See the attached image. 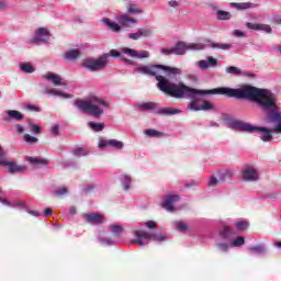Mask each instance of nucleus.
Masks as SVG:
<instances>
[{"label":"nucleus","instance_id":"ddd939ff","mask_svg":"<svg viewBox=\"0 0 281 281\" xmlns=\"http://www.w3.org/2000/svg\"><path fill=\"white\" fill-rule=\"evenodd\" d=\"M248 133H260L261 142H271L273 139V135L271 133H276L273 130L269 127H262L258 125L250 124V128Z\"/></svg>","mask_w":281,"mask_h":281},{"label":"nucleus","instance_id":"3c124183","mask_svg":"<svg viewBox=\"0 0 281 281\" xmlns=\"http://www.w3.org/2000/svg\"><path fill=\"white\" fill-rule=\"evenodd\" d=\"M168 5H169V8L177 9V8H179V5H181V1L180 0H169Z\"/></svg>","mask_w":281,"mask_h":281},{"label":"nucleus","instance_id":"864d4df0","mask_svg":"<svg viewBox=\"0 0 281 281\" xmlns=\"http://www.w3.org/2000/svg\"><path fill=\"white\" fill-rule=\"evenodd\" d=\"M27 214H31V216H35V218H38V216H42L41 212L26 209Z\"/></svg>","mask_w":281,"mask_h":281},{"label":"nucleus","instance_id":"473e14b6","mask_svg":"<svg viewBox=\"0 0 281 281\" xmlns=\"http://www.w3.org/2000/svg\"><path fill=\"white\" fill-rule=\"evenodd\" d=\"M19 69L23 71V74H34L36 71V68H34V65L30 61L20 64Z\"/></svg>","mask_w":281,"mask_h":281},{"label":"nucleus","instance_id":"c85d7f7f","mask_svg":"<svg viewBox=\"0 0 281 281\" xmlns=\"http://www.w3.org/2000/svg\"><path fill=\"white\" fill-rule=\"evenodd\" d=\"M97 240L102 247H113V245H115V240L111 237H104V233H99Z\"/></svg>","mask_w":281,"mask_h":281},{"label":"nucleus","instance_id":"412c9836","mask_svg":"<svg viewBox=\"0 0 281 281\" xmlns=\"http://www.w3.org/2000/svg\"><path fill=\"white\" fill-rule=\"evenodd\" d=\"M246 27H248V30H254L255 32H266V34H271L273 32V29H271V25L269 24L247 22Z\"/></svg>","mask_w":281,"mask_h":281},{"label":"nucleus","instance_id":"5701e85b","mask_svg":"<svg viewBox=\"0 0 281 281\" xmlns=\"http://www.w3.org/2000/svg\"><path fill=\"white\" fill-rule=\"evenodd\" d=\"M25 161L34 166L35 168H45L48 164L47 159L41 157L26 156Z\"/></svg>","mask_w":281,"mask_h":281},{"label":"nucleus","instance_id":"c03bdc74","mask_svg":"<svg viewBox=\"0 0 281 281\" xmlns=\"http://www.w3.org/2000/svg\"><path fill=\"white\" fill-rule=\"evenodd\" d=\"M72 155L75 157H87L89 155V151H87V149H85L82 147H78L72 150Z\"/></svg>","mask_w":281,"mask_h":281},{"label":"nucleus","instance_id":"7ed1b4c3","mask_svg":"<svg viewBox=\"0 0 281 281\" xmlns=\"http://www.w3.org/2000/svg\"><path fill=\"white\" fill-rule=\"evenodd\" d=\"M187 87L188 89H192L193 91H198V92L193 93L191 97H180L176 99L183 100V98H186L187 100H191L187 105V109H189V111H214V105H212V103L207 101H203L201 103V99H199V95H227V98H236L237 100H245V98L236 95V91H241V89L249 87V85H244L237 89L222 87V88H214L211 90H199L190 86H187Z\"/></svg>","mask_w":281,"mask_h":281},{"label":"nucleus","instance_id":"a18cd8bd","mask_svg":"<svg viewBox=\"0 0 281 281\" xmlns=\"http://www.w3.org/2000/svg\"><path fill=\"white\" fill-rule=\"evenodd\" d=\"M23 139L26 144H31V145H34V144L38 143V138L34 137L30 134H24Z\"/></svg>","mask_w":281,"mask_h":281},{"label":"nucleus","instance_id":"f257e3e1","mask_svg":"<svg viewBox=\"0 0 281 281\" xmlns=\"http://www.w3.org/2000/svg\"><path fill=\"white\" fill-rule=\"evenodd\" d=\"M135 74H142L143 76H154L157 80V88L162 93L170 95V98H186L192 97L194 93H199L196 90H192L183 82H172L168 78H175V76H181L183 71L180 68H175L165 65H149L139 66L134 69ZM161 71L166 74V77L161 76Z\"/></svg>","mask_w":281,"mask_h":281},{"label":"nucleus","instance_id":"e433bc0d","mask_svg":"<svg viewBox=\"0 0 281 281\" xmlns=\"http://www.w3.org/2000/svg\"><path fill=\"white\" fill-rule=\"evenodd\" d=\"M209 47H211L212 49H223L224 52H227V49H232V44H221V43H214V42H210Z\"/></svg>","mask_w":281,"mask_h":281},{"label":"nucleus","instance_id":"a19ab883","mask_svg":"<svg viewBox=\"0 0 281 281\" xmlns=\"http://www.w3.org/2000/svg\"><path fill=\"white\" fill-rule=\"evenodd\" d=\"M172 225L177 232H188V229H190V227L183 221L173 222Z\"/></svg>","mask_w":281,"mask_h":281},{"label":"nucleus","instance_id":"774afa93","mask_svg":"<svg viewBox=\"0 0 281 281\" xmlns=\"http://www.w3.org/2000/svg\"><path fill=\"white\" fill-rule=\"evenodd\" d=\"M210 126H212V127H215V128H218V123H216V122H211L210 123Z\"/></svg>","mask_w":281,"mask_h":281},{"label":"nucleus","instance_id":"680f3d73","mask_svg":"<svg viewBox=\"0 0 281 281\" xmlns=\"http://www.w3.org/2000/svg\"><path fill=\"white\" fill-rule=\"evenodd\" d=\"M16 131H18V133H24L25 128L21 124H18Z\"/></svg>","mask_w":281,"mask_h":281},{"label":"nucleus","instance_id":"c756f323","mask_svg":"<svg viewBox=\"0 0 281 281\" xmlns=\"http://www.w3.org/2000/svg\"><path fill=\"white\" fill-rule=\"evenodd\" d=\"M3 205H8L9 207H16L18 210L27 211V204L23 201L10 202L8 200H2Z\"/></svg>","mask_w":281,"mask_h":281},{"label":"nucleus","instance_id":"f704fd0d","mask_svg":"<svg viewBox=\"0 0 281 281\" xmlns=\"http://www.w3.org/2000/svg\"><path fill=\"white\" fill-rule=\"evenodd\" d=\"M138 111H153L157 109V103L155 102H143L137 104Z\"/></svg>","mask_w":281,"mask_h":281},{"label":"nucleus","instance_id":"0e129e2a","mask_svg":"<svg viewBox=\"0 0 281 281\" xmlns=\"http://www.w3.org/2000/svg\"><path fill=\"white\" fill-rule=\"evenodd\" d=\"M91 190H93V186H92V184H88V186L83 189V192H91Z\"/></svg>","mask_w":281,"mask_h":281},{"label":"nucleus","instance_id":"20e7f679","mask_svg":"<svg viewBox=\"0 0 281 281\" xmlns=\"http://www.w3.org/2000/svg\"><path fill=\"white\" fill-rule=\"evenodd\" d=\"M126 12L121 15H115V21H112L109 18H103L101 20V23L103 25H106L111 32H114L115 34H120L124 27H130L131 25H137V19L133 16H137V14H144V9L139 8V5L135 3H130L126 7Z\"/></svg>","mask_w":281,"mask_h":281},{"label":"nucleus","instance_id":"f8f14e48","mask_svg":"<svg viewBox=\"0 0 281 281\" xmlns=\"http://www.w3.org/2000/svg\"><path fill=\"white\" fill-rule=\"evenodd\" d=\"M98 148H100V150H104V148L124 150V142L117 140L115 138L106 139L105 137H100L98 142Z\"/></svg>","mask_w":281,"mask_h":281},{"label":"nucleus","instance_id":"a211bd4d","mask_svg":"<svg viewBox=\"0 0 281 281\" xmlns=\"http://www.w3.org/2000/svg\"><path fill=\"white\" fill-rule=\"evenodd\" d=\"M199 69L202 71H206L210 67H216L218 65V60L212 56H207L205 59L196 61Z\"/></svg>","mask_w":281,"mask_h":281},{"label":"nucleus","instance_id":"bf43d9fd","mask_svg":"<svg viewBox=\"0 0 281 281\" xmlns=\"http://www.w3.org/2000/svg\"><path fill=\"white\" fill-rule=\"evenodd\" d=\"M196 186H199V182L191 180L188 184L187 188H196Z\"/></svg>","mask_w":281,"mask_h":281},{"label":"nucleus","instance_id":"cd10ccee","mask_svg":"<svg viewBox=\"0 0 281 281\" xmlns=\"http://www.w3.org/2000/svg\"><path fill=\"white\" fill-rule=\"evenodd\" d=\"M231 8H235V10H251L258 8V4L252 2H232Z\"/></svg>","mask_w":281,"mask_h":281},{"label":"nucleus","instance_id":"dca6fc26","mask_svg":"<svg viewBox=\"0 0 281 281\" xmlns=\"http://www.w3.org/2000/svg\"><path fill=\"white\" fill-rule=\"evenodd\" d=\"M181 198L177 194H168L160 203L161 207L167 212H175V203H179Z\"/></svg>","mask_w":281,"mask_h":281},{"label":"nucleus","instance_id":"e2e57ef3","mask_svg":"<svg viewBox=\"0 0 281 281\" xmlns=\"http://www.w3.org/2000/svg\"><path fill=\"white\" fill-rule=\"evenodd\" d=\"M43 216H52V209H46Z\"/></svg>","mask_w":281,"mask_h":281},{"label":"nucleus","instance_id":"f3484780","mask_svg":"<svg viewBox=\"0 0 281 281\" xmlns=\"http://www.w3.org/2000/svg\"><path fill=\"white\" fill-rule=\"evenodd\" d=\"M49 29L48 27H40L35 31L33 41L34 43H49Z\"/></svg>","mask_w":281,"mask_h":281},{"label":"nucleus","instance_id":"5fc2aeb1","mask_svg":"<svg viewBox=\"0 0 281 281\" xmlns=\"http://www.w3.org/2000/svg\"><path fill=\"white\" fill-rule=\"evenodd\" d=\"M160 52L165 56H170V54H175V48H162Z\"/></svg>","mask_w":281,"mask_h":281},{"label":"nucleus","instance_id":"6e6d98bb","mask_svg":"<svg viewBox=\"0 0 281 281\" xmlns=\"http://www.w3.org/2000/svg\"><path fill=\"white\" fill-rule=\"evenodd\" d=\"M234 36H236L237 38H243L245 36V32L240 31V30H235L233 32Z\"/></svg>","mask_w":281,"mask_h":281},{"label":"nucleus","instance_id":"ea45409f","mask_svg":"<svg viewBox=\"0 0 281 281\" xmlns=\"http://www.w3.org/2000/svg\"><path fill=\"white\" fill-rule=\"evenodd\" d=\"M88 126L89 128H91V131H94V133H100L104 131V123H97V122L90 121L88 122Z\"/></svg>","mask_w":281,"mask_h":281},{"label":"nucleus","instance_id":"de8ad7c7","mask_svg":"<svg viewBox=\"0 0 281 281\" xmlns=\"http://www.w3.org/2000/svg\"><path fill=\"white\" fill-rule=\"evenodd\" d=\"M235 227L238 229V232H245V229L249 227V223L245 221H239L235 223Z\"/></svg>","mask_w":281,"mask_h":281},{"label":"nucleus","instance_id":"2eb2a0df","mask_svg":"<svg viewBox=\"0 0 281 281\" xmlns=\"http://www.w3.org/2000/svg\"><path fill=\"white\" fill-rule=\"evenodd\" d=\"M121 54H125V56H128L130 58H138V59H144V58H150V52L148 50H136L133 48L128 47H123L121 48Z\"/></svg>","mask_w":281,"mask_h":281},{"label":"nucleus","instance_id":"6e6552de","mask_svg":"<svg viewBox=\"0 0 281 281\" xmlns=\"http://www.w3.org/2000/svg\"><path fill=\"white\" fill-rule=\"evenodd\" d=\"M134 236V240H132V245H138V247H144L148 245L151 240L154 243H164L168 240V235L166 233H148L143 229H135L132 232Z\"/></svg>","mask_w":281,"mask_h":281},{"label":"nucleus","instance_id":"393cba45","mask_svg":"<svg viewBox=\"0 0 281 281\" xmlns=\"http://www.w3.org/2000/svg\"><path fill=\"white\" fill-rule=\"evenodd\" d=\"M44 80H47L48 82H52L54 87H60L63 83V78L54 72H47L43 76Z\"/></svg>","mask_w":281,"mask_h":281},{"label":"nucleus","instance_id":"9d476101","mask_svg":"<svg viewBox=\"0 0 281 281\" xmlns=\"http://www.w3.org/2000/svg\"><path fill=\"white\" fill-rule=\"evenodd\" d=\"M0 166H4L5 168H8L10 175H14L16 172H25L27 170V167L24 165H18L14 161H8L5 159V151L1 146H0Z\"/></svg>","mask_w":281,"mask_h":281},{"label":"nucleus","instance_id":"58836bf2","mask_svg":"<svg viewBox=\"0 0 281 281\" xmlns=\"http://www.w3.org/2000/svg\"><path fill=\"white\" fill-rule=\"evenodd\" d=\"M109 232L113 234L114 236H122V233L124 232V228L122 225L119 224H112L109 226Z\"/></svg>","mask_w":281,"mask_h":281},{"label":"nucleus","instance_id":"13d9d810","mask_svg":"<svg viewBox=\"0 0 281 281\" xmlns=\"http://www.w3.org/2000/svg\"><path fill=\"white\" fill-rule=\"evenodd\" d=\"M272 21L273 23H277V25H281V15H274Z\"/></svg>","mask_w":281,"mask_h":281},{"label":"nucleus","instance_id":"72a5a7b5","mask_svg":"<svg viewBox=\"0 0 281 281\" xmlns=\"http://www.w3.org/2000/svg\"><path fill=\"white\" fill-rule=\"evenodd\" d=\"M144 135L145 137H149V138H159V137H164V135H166L164 132H159L157 130H145L144 131Z\"/></svg>","mask_w":281,"mask_h":281},{"label":"nucleus","instance_id":"aec40b11","mask_svg":"<svg viewBox=\"0 0 281 281\" xmlns=\"http://www.w3.org/2000/svg\"><path fill=\"white\" fill-rule=\"evenodd\" d=\"M243 179L244 181H258L260 179V176L258 175V170L254 169V167H246L243 170Z\"/></svg>","mask_w":281,"mask_h":281},{"label":"nucleus","instance_id":"9b49d317","mask_svg":"<svg viewBox=\"0 0 281 281\" xmlns=\"http://www.w3.org/2000/svg\"><path fill=\"white\" fill-rule=\"evenodd\" d=\"M224 122L228 128H232L233 131H241V133H248L251 128V123L236 120L233 116H226Z\"/></svg>","mask_w":281,"mask_h":281},{"label":"nucleus","instance_id":"052dcab7","mask_svg":"<svg viewBox=\"0 0 281 281\" xmlns=\"http://www.w3.org/2000/svg\"><path fill=\"white\" fill-rule=\"evenodd\" d=\"M244 76H246L247 78H256V75H254V72H249V71H245L243 72Z\"/></svg>","mask_w":281,"mask_h":281},{"label":"nucleus","instance_id":"49530a36","mask_svg":"<svg viewBox=\"0 0 281 281\" xmlns=\"http://www.w3.org/2000/svg\"><path fill=\"white\" fill-rule=\"evenodd\" d=\"M54 196H67V194H69V189L67 188H59V189H56L54 192H53Z\"/></svg>","mask_w":281,"mask_h":281},{"label":"nucleus","instance_id":"0eeeda50","mask_svg":"<svg viewBox=\"0 0 281 281\" xmlns=\"http://www.w3.org/2000/svg\"><path fill=\"white\" fill-rule=\"evenodd\" d=\"M122 50L111 49L110 53L103 54L98 58H87L82 61V67L87 69L88 71H103V69H106V66L109 65V57L112 56V58H122Z\"/></svg>","mask_w":281,"mask_h":281},{"label":"nucleus","instance_id":"7c9ffc66","mask_svg":"<svg viewBox=\"0 0 281 281\" xmlns=\"http://www.w3.org/2000/svg\"><path fill=\"white\" fill-rule=\"evenodd\" d=\"M178 113H181V111L175 108H160L157 110V114L164 116L177 115Z\"/></svg>","mask_w":281,"mask_h":281},{"label":"nucleus","instance_id":"8fccbe9b","mask_svg":"<svg viewBox=\"0 0 281 281\" xmlns=\"http://www.w3.org/2000/svg\"><path fill=\"white\" fill-rule=\"evenodd\" d=\"M26 111H31L32 113H41V106L34 104L25 105Z\"/></svg>","mask_w":281,"mask_h":281},{"label":"nucleus","instance_id":"2f4dec72","mask_svg":"<svg viewBox=\"0 0 281 281\" xmlns=\"http://www.w3.org/2000/svg\"><path fill=\"white\" fill-rule=\"evenodd\" d=\"M63 58L65 60H78L80 58V49H70L63 55Z\"/></svg>","mask_w":281,"mask_h":281},{"label":"nucleus","instance_id":"4c0bfd02","mask_svg":"<svg viewBox=\"0 0 281 281\" xmlns=\"http://www.w3.org/2000/svg\"><path fill=\"white\" fill-rule=\"evenodd\" d=\"M43 93H45L46 95H58L59 98H69V94L58 91L56 89L45 88Z\"/></svg>","mask_w":281,"mask_h":281},{"label":"nucleus","instance_id":"4468645a","mask_svg":"<svg viewBox=\"0 0 281 281\" xmlns=\"http://www.w3.org/2000/svg\"><path fill=\"white\" fill-rule=\"evenodd\" d=\"M153 36V27L144 26L137 30L135 33H128L127 38L131 41H139V38H150Z\"/></svg>","mask_w":281,"mask_h":281},{"label":"nucleus","instance_id":"37998d69","mask_svg":"<svg viewBox=\"0 0 281 281\" xmlns=\"http://www.w3.org/2000/svg\"><path fill=\"white\" fill-rule=\"evenodd\" d=\"M221 180L218 178V176H211L210 180L207 182V188H216V186H221Z\"/></svg>","mask_w":281,"mask_h":281},{"label":"nucleus","instance_id":"bb28decb","mask_svg":"<svg viewBox=\"0 0 281 281\" xmlns=\"http://www.w3.org/2000/svg\"><path fill=\"white\" fill-rule=\"evenodd\" d=\"M7 116H4V122H10V120H15V122H21L23 120V113L16 110H9L5 112Z\"/></svg>","mask_w":281,"mask_h":281},{"label":"nucleus","instance_id":"1a4fd4ad","mask_svg":"<svg viewBox=\"0 0 281 281\" xmlns=\"http://www.w3.org/2000/svg\"><path fill=\"white\" fill-rule=\"evenodd\" d=\"M205 49V45L201 43H186V42H178L173 47L175 56H186L188 52H201Z\"/></svg>","mask_w":281,"mask_h":281},{"label":"nucleus","instance_id":"c9c22d12","mask_svg":"<svg viewBox=\"0 0 281 281\" xmlns=\"http://www.w3.org/2000/svg\"><path fill=\"white\" fill-rule=\"evenodd\" d=\"M216 175H217V179H220V182L225 183V181H229V179H232V177L234 176V172H232L231 170H226V171H218Z\"/></svg>","mask_w":281,"mask_h":281},{"label":"nucleus","instance_id":"423d86ee","mask_svg":"<svg viewBox=\"0 0 281 281\" xmlns=\"http://www.w3.org/2000/svg\"><path fill=\"white\" fill-rule=\"evenodd\" d=\"M245 245V237L239 236L236 238V233L229 226H225L220 232V240L216 243L218 251L223 254L229 251L232 247H243Z\"/></svg>","mask_w":281,"mask_h":281},{"label":"nucleus","instance_id":"39448f33","mask_svg":"<svg viewBox=\"0 0 281 281\" xmlns=\"http://www.w3.org/2000/svg\"><path fill=\"white\" fill-rule=\"evenodd\" d=\"M74 106L81 113L91 115L95 120H100L104 115V110L109 109L110 103L101 97L90 94L86 100H77Z\"/></svg>","mask_w":281,"mask_h":281},{"label":"nucleus","instance_id":"69168bd1","mask_svg":"<svg viewBox=\"0 0 281 281\" xmlns=\"http://www.w3.org/2000/svg\"><path fill=\"white\" fill-rule=\"evenodd\" d=\"M5 8H8V3L0 1V10H5Z\"/></svg>","mask_w":281,"mask_h":281},{"label":"nucleus","instance_id":"b1692460","mask_svg":"<svg viewBox=\"0 0 281 281\" xmlns=\"http://www.w3.org/2000/svg\"><path fill=\"white\" fill-rule=\"evenodd\" d=\"M250 256H267V245L259 244L248 247Z\"/></svg>","mask_w":281,"mask_h":281},{"label":"nucleus","instance_id":"603ef678","mask_svg":"<svg viewBox=\"0 0 281 281\" xmlns=\"http://www.w3.org/2000/svg\"><path fill=\"white\" fill-rule=\"evenodd\" d=\"M59 131H60V127L58 125H53L52 128H50V133L55 137L58 136Z\"/></svg>","mask_w":281,"mask_h":281},{"label":"nucleus","instance_id":"f03ea898","mask_svg":"<svg viewBox=\"0 0 281 281\" xmlns=\"http://www.w3.org/2000/svg\"><path fill=\"white\" fill-rule=\"evenodd\" d=\"M237 98H244L255 104L267 115V119L277 124L273 128L276 133H281V112L278 110V95L269 89L258 88L251 85L241 90L235 91Z\"/></svg>","mask_w":281,"mask_h":281},{"label":"nucleus","instance_id":"4d7b16f0","mask_svg":"<svg viewBox=\"0 0 281 281\" xmlns=\"http://www.w3.org/2000/svg\"><path fill=\"white\" fill-rule=\"evenodd\" d=\"M145 225L148 229H155V227H157V223H155V221H148Z\"/></svg>","mask_w":281,"mask_h":281},{"label":"nucleus","instance_id":"338daca9","mask_svg":"<svg viewBox=\"0 0 281 281\" xmlns=\"http://www.w3.org/2000/svg\"><path fill=\"white\" fill-rule=\"evenodd\" d=\"M69 213L70 214H76V206H70L69 207Z\"/></svg>","mask_w":281,"mask_h":281},{"label":"nucleus","instance_id":"09e8293b","mask_svg":"<svg viewBox=\"0 0 281 281\" xmlns=\"http://www.w3.org/2000/svg\"><path fill=\"white\" fill-rule=\"evenodd\" d=\"M29 128H30L31 133H33L34 135H41V131H42L41 126H38L34 123H30Z\"/></svg>","mask_w":281,"mask_h":281},{"label":"nucleus","instance_id":"a878e982","mask_svg":"<svg viewBox=\"0 0 281 281\" xmlns=\"http://www.w3.org/2000/svg\"><path fill=\"white\" fill-rule=\"evenodd\" d=\"M119 181L124 190V192H128L131 187L133 186V178L126 173H123L119 177Z\"/></svg>","mask_w":281,"mask_h":281},{"label":"nucleus","instance_id":"4be33fe9","mask_svg":"<svg viewBox=\"0 0 281 281\" xmlns=\"http://www.w3.org/2000/svg\"><path fill=\"white\" fill-rule=\"evenodd\" d=\"M85 218L90 225H102L104 223V216L99 213L86 214Z\"/></svg>","mask_w":281,"mask_h":281},{"label":"nucleus","instance_id":"79ce46f5","mask_svg":"<svg viewBox=\"0 0 281 281\" xmlns=\"http://www.w3.org/2000/svg\"><path fill=\"white\" fill-rule=\"evenodd\" d=\"M226 74H229L231 76H240L243 74V70L236 66H228L226 67Z\"/></svg>","mask_w":281,"mask_h":281},{"label":"nucleus","instance_id":"6ab92c4d","mask_svg":"<svg viewBox=\"0 0 281 281\" xmlns=\"http://www.w3.org/2000/svg\"><path fill=\"white\" fill-rule=\"evenodd\" d=\"M210 8L212 12H214L217 21H229V19H232V13H229L228 11L218 9V5L212 3L210 4Z\"/></svg>","mask_w":281,"mask_h":281}]
</instances>
